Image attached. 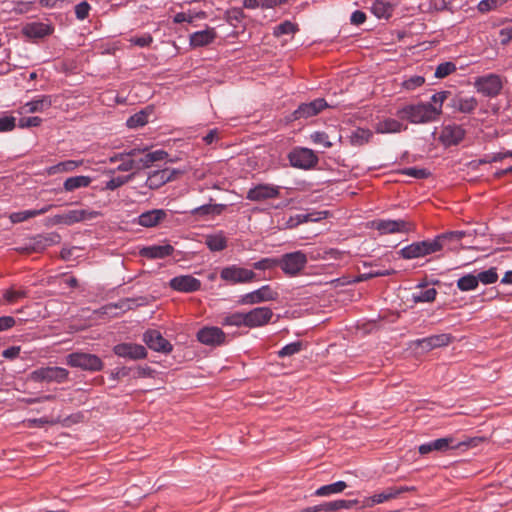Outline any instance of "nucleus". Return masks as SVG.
<instances>
[{"mask_svg":"<svg viewBox=\"0 0 512 512\" xmlns=\"http://www.w3.org/2000/svg\"><path fill=\"white\" fill-rule=\"evenodd\" d=\"M396 115L413 124H424L438 120L435 116V109H431L430 105L420 102L417 104H409L399 108Z\"/></svg>","mask_w":512,"mask_h":512,"instance_id":"obj_1","label":"nucleus"},{"mask_svg":"<svg viewBox=\"0 0 512 512\" xmlns=\"http://www.w3.org/2000/svg\"><path fill=\"white\" fill-rule=\"evenodd\" d=\"M465 236L463 231H451L438 235L432 240L421 241L423 256L438 252L447 247L451 249V243H459Z\"/></svg>","mask_w":512,"mask_h":512,"instance_id":"obj_2","label":"nucleus"},{"mask_svg":"<svg viewBox=\"0 0 512 512\" xmlns=\"http://www.w3.org/2000/svg\"><path fill=\"white\" fill-rule=\"evenodd\" d=\"M66 363L74 368H80L87 371H100L103 368L102 360L94 354L75 352L66 357Z\"/></svg>","mask_w":512,"mask_h":512,"instance_id":"obj_3","label":"nucleus"},{"mask_svg":"<svg viewBox=\"0 0 512 512\" xmlns=\"http://www.w3.org/2000/svg\"><path fill=\"white\" fill-rule=\"evenodd\" d=\"M220 278L230 284H246L255 281L256 274L250 269L233 264L222 268Z\"/></svg>","mask_w":512,"mask_h":512,"instance_id":"obj_4","label":"nucleus"},{"mask_svg":"<svg viewBox=\"0 0 512 512\" xmlns=\"http://www.w3.org/2000/svg\"><path fill=\"white\" fill-rule=\"evenodd\" d=\"M308 262L307 255L302 251H295L284 254L278 261L282 271L290 276L299 274Z\"/></svg>","mask_w":512,"mask_h":512,"instance_id":"obj_5","label":"nucleus"},{"mask_svg":"<svg viewBox=\"0 0 512 512\" xmlns=\"http://www.w3.org/2000/svg\"><path fill=\"white\" fill-rule=\"evenodd\" d=\"M371 227L381 235L408 233L414 230V224L405 219H378L372 222Z\"/></svg>","mask_w":512,"mask_h":512,"instance_id":"obj_6","label":"nucleus"},{"mask_svg":"<svg viewBox=\"0 0 512 512\" xmlns=\"http://www.w3.org/2000/svg\"><path fill=\"white\" fill-rule=\"evenodd\" d=\"M278 296V292L271 286L264 285L254 291L243 294L238 302L242 305H255L263 302L274 301Z\"/></svg>","mask_w":512,"mask_h":512,"instance_id":"obj_7","label":"nucleus"},{"mask_svg":"<svg viewBox=\"0 0 512 512\" xmlns=\"http://www.w3.org/2000/svg\"><path fill=\"white\" fill-rule=\"evenodd\" d=\"M290 164L300 169H310L318 162L317 155L308 148H295L288 155Z\"/></svg>","mask_w":512,"mask_h":512,"instance_id":"obj_8","label":"nucleus"},{"mask_svg":"<svg viewBox=\"0 0 512 512\" xmlns=\"http://www.w3.org/2000/svg\"><path fill=\"white\" fill-rule=\"evenodd\" d=\"M68 371L62 367H41L30 374V379L35 382H58L65 381L68 377Z\"/></svg>","mask_w":512,"mask_h":512,"instance_id":"obj_9","label":"nucleus"},{"mask_svg":"<svg viewBox=\"0 0 512 512\" xmlns=\"http://www.w3.org/2000/svg\"><path fill=\"white\" fill-rule=\"evenodd\" d=\"M280 189V186L269 183L258 184L248 190L246 198L255 202L275 199L279 197Z\"/></svg>","mask_w":512,"mask_h":512,"instance_id":"obj_10","label":"nucleus"},{"mask_svg":"<svg viewBox=\"0 0 512 512\" xmlns=\"http://www.w3.org/2000/svg\"><path fill=\"white\" fill-rule=\"evenodd\" d=\"M465 136V130L462 126L449 123L444 124L441 127V131L439 134V141L446 147L459 144Z\"/></svg>","mask_w":512,"mask_h":512,"instance_id":"obj_11","label":"nucleus"},{"mask_svg":"<svg viewBox=\"0 0 512 512\" xmlns=\"http://www.w3.org/2000/svg\"><path fill=\"white\" fill-rule=\"evenodd\" d=\"M475 86L478 92L486 96H496L500 93L503 83L498 75L489 74L479 77L475 82Z\"/></svg>","mask_w":512,"mask_h":512,"instance_id":"obj_12","label":"nucleus"},{"mask_svg":"<svg viewBox=\"0 0 512 512\" xmlns=\"http://www.w3.org/2000/svg\"><path fill=\"white\" fill-rule=\"evenodd\" d=\"M273 317V311L269 307H256L245 312L246 327H261L270 322Z\"/></svg>","mask_w":512,"mask_h":512,"instance_id":"obj_13","label":"nucleus"},{"mask_svg":"<svg viewBox=\"0 0 512 512\" xmlns=\"http://www.w3.org/2000/svg\"><path fill=\"white\" fill-rule=\"evenodd\" d=\"M168 157V153L164 150H155L141 152L133 157L135 163V170H142L151 167L155 162L163 161Z\"/></svg>","mask_w":512,"mask_h":512,"instance_id":"obj_14","label":"nucleus"},{"mask_svg":"<svg viewBox=\"0 0 512 512\" xmlns=\"http://www.w3.org/2000/svg\"><path fill=\"white\" fill-rule=\"evenodd\" d=\"M113 352L122 358L130 360L144 359L147 356V351L144 346L135 343H120L114 346Z\"/></svg>","mask_w":512,"mask_h":512,"instance_id":"obj_15","label":"nucleus"},{"mask_svg":"<svg viewBox=\"0 0 512 512\" xmlns=\"http://www.w3.org/2000/svg\"><path fill=\"white\" fill-rule=\"evenodd\" d=\"M169 286L178 292L192 293L200 290L201 281L192 275H181L172 278L169 282Z\"/></svg>","mask_w":512,"mask_h":512,"instance_id":"obj_16","label":"nucleus"},{"mask_svg":"<svg viewBox=\"0 0 512 512\" xmlns=\"http://www.w3.org/2000/svg\"><path fill=\"white\" fill-rule=\"evenodd\" d=\"M226 335L222 329L215 326H207L200 329L197 339L205 345L217 346L225 342Z\"/></svg>","mask_w":512,"mask_h":512,"instance_id":"obj_17","label":"nucleus"},{"mask_svg":"<svg viewBox=\"0 0 512 512\" xmlns=\"http://www.w3.org/2000/svg\"><path fill=\"white\" fill-rule=\"evenodd\" d=\"M143 341L150 349L157 352L169 353L172 350V345L157 330L146 331Z\"/></svg>","mask_w":512,"mask_h":512,"instance_id":"obj_18","label":"nucleus"},{"mask_svg":"<svg viewBox=\"0 0 512 512\" xmlns=\"http://www.w3.org/2000/svg\"><path fill=\"white\" fill-rule=\"evenodd\" d=\"M177 174H179V171L168 168L154 171L149 174L146 185L150 189H158L167 182L174 180Z\"/></svg>","mask_w":512,"mask_h":512,"instance_id":"obj_19","label":"nucleus"},{"mask_svg":"<svg viewBox=\"0 0 512 512\" xmlns=\"http://www.w3.org/2000/svg\"><path fill=\"white\" fill-rule=\"evenodd\" d=\"M450 341L451 336L449 334H438L422 339H417L414 341V345L427 352L435 348L447 346Z\"/></svg>","mask_w":512,"mask_h":512,"instance_id":"obj_20","label":"nucleus"},{"mask_svg":"<svg viewBox=\"0 0 512 512\" xmlns=\"http://www.w3.org/2000/svg\"><path fill=\"white\" fill-rule=\"evenodd\" d=\"M64 225L71 226L79 222L95 219L99 212L90 209H74L63 213Z\"/></svg>","mask_w":512,"mask_h":512,"instance_id":"obj_21","label":"nucleus"},{"mask_svg":"<svg viewBox=\"0 0 512 512\" xmlns=\"http://www.w3.org/2000/svg\"><path fill=\"white\" fill-rule=\"evenodd\" d=\"M51 105H52L51 97L44 95V96L34 98L31 101L25 103L23 106L20 107L19 113L26 114V113L43 112V111L49 109L51 107Z\"/></svg>","mask_w":512,"mask_h":512,"instance_id":"obj_22","label":"nucleus"},{"mask_svg":"<svg viewBox=\"0 0 512 512\" xmlns=\"http://www.w3.org/2000/svg\"><path fill=\"white\" fill-rule=\"evenodd\" d=\"M327 106V103L324 99H316L310 103L302 104L295 111V118H308L318 114Z\"/></svg>","mask_w":512,"mask_h":512,"instance_id":"obj_23","label":"nucleus"},{"mask_svg":"<svg viewBox=\"0 0 512 512\" xmlns=\"http://www.w3.org/2000/svg\"><path fill=\"white\" fill-rule=\"evenodd\" d=\"M167 216V213L163 209H153L150 211L143 212L138 216V224L151 228L158 225Z\"/></svg>","mask_w":512,"mask_h":512,"instance_id":"obj_24","label":"nucleus"},{"mask_svg":"<svg viewBox=\"0 0 512 512\" xmlns=\"http://www.w3.org/2000/svg\"><path fill=\"white\" fill-rule=\"evenodd\" d=\"M374 129L379 134L400 133L405 131L407 126L397 119L384 118L375 124Z\"/></svg>","mask_w":512,"mask_h":512,"instance_id":"obj_25","label":"nucleus"},{"mask_svg":"<svg viewBox=\"0 0 512 512\" xmlns=\"http://www.w3.org/2000/svg\"><path fill=\"white\" fill-rule=\"evenodd\" d=\"M22 33L28 38L39 39L50 35L52 28L45 23L31 22L22 28Z\"/></svg>","mask_w":512,"mask_h":512,"instance_id":"obj_26","label":"nucleus"},{"mask_svg":"<svg viewBox=\"0 0 512 512\" xmlns=\"http://www.w3.org/2000/svg\"><path fill=\"white\" fill-rule=\"evenodd\" d=\"M173 247L169 244L165 245H152L144 247L140 250V254L143 257L150 259H162L170 256L173 252Z\"/></svg>","mask_w":512,"mask_h":512,"instance_id":"obj_27","label":"nucleus"},{"mask_svg":"<svg viewBox=\"0 0 512 512\" xmlns=\"http://www.w3.org/2000/svg\"><path fill=\"white\" fill-rule=\"evenodd\" d=\"M83 164V160H66L59 162L53 166L47 167L45 174L48 176L69 173L75 171L79 166Z\"/></svg>","mask_w":512,"mask_h":512,"instance_id":"obj_28","label":"nucleus"},{"mask_svg":"<svg viewBox=\"0 0 512 512\" xmlns=\"http://www.w3.org/2000/svg\"><path fill=\"white\" fill-rule=\"evenodd\" d=\"M216 38V32L213 28L194 32L190 35V45L192 47H202L210 44Z\"/></svg>","mask_w":512,"mask_h":512,"instance_id":"obj_29","label":"nucleus"},{"mask_svg":"<svg viewBox=\"0 0 512 512\" xmlns=\"http://www.w3.org/2000/svg\"><path fill=\"white\" fill-rule=\"evenodd\" d=\"M92 178L86 175H78L67 178L63 183L65 192H74L81 188H87L92 183Z\"/></svg>","mask_w":512,"mask_h":512,"instance_id":"obj_30","label":"nucleus"},{"mask_svg":"<svg viewBox=\"0 0 512 512\" xmlns=\"http://www.w3.org/2000/svg\"><path fill=\"white\" fill-rule=\"evenodd\" d=\"M205 244L212 252L223 251L227 247V238L222 231L205 237Z\"/></svg>","mask_w":512,"mask_h":512,"instance_id":"obj_31","label":"nucleus"},{"mask_svg":"<svg viewBox=\"0 0 512 512\" xmlns=\"http://www.w3.org/2000/svg\"><path fill=\"white\" fill-rule=\"evenodd\" d=\"M436 295L437 290L435 288L419 286V290L412 293L411 299L414 303H430L435 300Z\"/></svg>","mask_w":512,"mask_h":512,"instance_id":"obj_32","label":"nucleus"},{"mask_svg":"<svg viewBox=\"0 0 512 512\" xmlns=\"http://www.w3.org/2000/svg\"><path fill=\"white\" fill-rule=\"evenodd\" d=\"M226 208L225 204H205L190 211L192 216L220 215Z\"/></svg>","mask_w":512,"mask_h":512,"instance_id":"obj_33","label":"nucleus"},{"mask_svg":"<svg viewBox=\"0 0 512 512\" xmlns=\"http://www.w3.org/2000/svg\"><path fill=\"white\" fill-rule=\"evenodd\" d=\"M327 212H317V213H308V214H299L294 217H290L287 222V226L289 228H293L301 223L309 222V221H318L320 219L325 218Z\"/></svg>","mask_w":512,"mask_h":512,"instance_id":"obj_34","label":"nucleus"},{"mask_svg":"<svg viewBox=\"0 0 512 512\" xmlns=\"http://www.w3.org/2000/svg\"><path fill=\"white\" fill-rule=\"evenodd\" d=\"M346 487H347L346 482L337 481L335 483L319 487L315 491V495L323 497V496H330L332 494H338V493H341L342 491H344L346 489Z\"/></svg>","mask_w":512,"mask_h":512,"instance_id":"obj_35","label":"nucleus"},{"mask_svg":"<svg viewBox=\"0 0 512 512\" xmlns=\"http://www.w3.org/2000/svg\"><path fill=\"white\" fill-rule=\"evenodd\" d=\"M405 490L406 489H404V488L390 487L380 493L374 494L372 496V501H374L376 503V505L381 504V503L387 502L393 498H396L401 492H403Z\"/></svg>","mask_w":512,"mask_h":512,"instance_id":"obj_36","label":"nucleus"},{"mask_svg":"<svg viewBox=\"0 0 512 512\" xmlns=\"http://www.w3.org/2000/svg\"><path fill=\"white\" fill-rule=\"evenodd\" d=\"M371 12L377 17V18H384L387 19L390 17L392 13V6L385 1L382 0H376L373 2L371 6Z\"/></svg>","mask_w":512,"mask_h":512,"instance_id":"obj_37","label":"nucleus"},{"mask_svg":"<svg viewBox=\"0 0 512 512\" xmlns=\"http://www.w3.org/2000/svg\"><path fill=\"white\" fill-rule=\"evenodd\" d=\"M221 324L223 326L246 327L245 312L227 314L222 318Z\"/></svg>","mask_w":512,"mask_h":512,"instance_id":"obj_38","label":"nucleus"},{"mask_svg":"<svg viewBox=\"0 0 512 512\" xmlns=\"http://www.w3.org/2000/svg\"><path fill=\"white\" fill-rule=\"evenodd\" d=\"M58 239L59 235L57 234L38 235L31 241V243L35 244L32 248L35 251L43 250L47 246L56 243Z\"/></svg>","mask_w":512,"mask_h":512,"instance_id":"obj_39","label":"nucleus"},{"mask_svg":"<svg viewBox=\"0 0 512 512\" xmlns=\"http://www.w3.org/2000/svg\"><path fill=\"white\" fill-rule=\"evenodd\" d=\"M449 92L447 91H441L438 93H435L431 97V102H426V104L430 105L431 109H435V116L438 119L442 113V107L443 103L448 97Z\"/></svg>","mask_w":512,"mask_h":512,"instance_id":"obj_40","label":"nucleus"},{"mask_svg":"<svg viewBox=\"0 0 512 512\" xmlns=\"http://www.w3.org/2000/svg\"><path fill=\"white\" fill-rule=\"evenodd\" d=\"M400 255L404 259H413L423 257V250L421 246V242H415L408 246H405L400 250Z\"/></svg>","mask_w":512,"mask_h":512,"instance_id":"obj_41","label":"nucleus"},{"mask_svg":"<svg viewBox=\"0 0 512 512\" xmlns=\"http://www.w3.org/2000/svg\"><path fill=\"white\" fill-rule=\"evenodd\" d=\"M150 112L147 110H141L134 115L130 116L127 120V126L129 128L142 127L148 123V117Z\"/></svg>","mask_w":512,"mask_h":512,"instance_id":"obj_42","label":"nucleus"},{"mask_svg":"<svg viewBox=\"0 0 512 512\" xmlns=\"http://www.w3.org/2000/svg\"><path fill=\"white\" fill-rule=\"evenodd\" d=\"M204 17H205L204 12H195V11L188 10V11H183V12L177 13L174 16L173 21H174V23H183V22L192 23L195 19H203Z\"/></svg>","mask_w":512,"mask_h":512,"instance_id":"obj_43","label":"nucleus"},{"mask_svg":"<svg viewBox=\"0 0 512 512\" xmlns=\"http://www.w3.org/2000/svg\"><path fill=\"white\" fill-rule=\"evenodd\" d=\"M457 287L461 291H471L478 287V279L476 275L468 274L458 279Z\"/></svg>","mask_w":512,"mask_h":512,"instance_id":"obj_44","label":"nucleus"},{"mask_svg":"<svg viewBox=\"0 0 512 512\" xmlns=\"http://www.w3.org/2000/svg\"><path fill=\"white\" fill-rule=\"evenodd\" d=\"M506 2L507 0H481L477 9L481 13H488L502 7Z\"/></svg>","mask_w":512,"mask_h":512,"instance_id":"obj_45","label":"nucleus"},{"mask_svg":"<svg viewBox=\"0 0 512 512\" xmlns=\"http://www.w3.org/2000/svg\"><path fill=\"white\" fill-rule=\"evenodd\" d=\"M425 83V78L420 75H412L409 77H406L403 81L401 86L408 91L415 90L419 87H421Z\"/></svg>","mask_w":512,"mask_h":512,"instance_id":"obj_46","label":"nucleus"},{"mask_svg":"<svg viewBox=\"0 0 512 512\" xmlns=\"http://www.w3.org/2000/svg\"><path fill=\"white\" fill-rule=\"evenodd\" d=\"M478 105L477 100L474 97H462L457 101V108L463 113H470L476 109Z\"/></svg>","mask_w":512,"mask_h":512,"instance_id":"obj_47","label":"nucleus"},{"mask_svg":"<svg viewBox=\"0 0 512 512\" xmlns=\"http://www.w3.org/2000/svg\"><path fill=\"white\" fill-rule=\"evenodd\" d=\"M455 71H456L455 63L447 61V62L440 63L436 67L434 75L436 78L442 79V78H445L448 75L452 74Z\"/></svg>","mask_w":512,"mask_h":512,"instance_id":"obj_48","label":"nucleus"},{"mask_svg":"<svg viewBox=\"0 0 512 512\" xmlns=\"http://www.w3.org/2000/svg\"><path fill=\"white\" fill-rule=\"evenodd\" d=\"M303 348V343L301 341H296L285 345L281 350L278 351V356L280 358L292 356L294 354L299 353Z\"/></svg>","mask_w":512,"mask_h":512,"instance_id":"obj_49","label":"nucleus"},{"mask_svg":"<svg viewBox=\"0 0 512 512\" xmlns=\"http://www.w3.org/2000/svg\"><path fill=\"white\" fill-rule=\"evenodd\" d=\"M146 150H147L146 146H135L128 151H125L122 153H117V154L111 156L109 158V162L115 163V162L121 161L126 156H137L138 154H140L141 152H145Z\"/></svg>","mask_w":512,"mask_h":512,"instance_id":"obj_50","label":"nucleus"},{"mask_svg":"<svg viewBox=\"0 0 512 512\" xmlns=\"http://www.w3.org/2000/svg\"><path fill=\"white\" fill-rule=\"evenodd\" d=\"M458 447V444H454L452 437H445L433 440V448L435 451H447L451 448Z\"/></svg>","mask_w":512,"mask_h":512,"instance_id":"obj_51","label":"nucleus"},{"mask_svg":"<svg viewBox=\"0 0 512 512\" xmlns=\"http://www.w3.org/2000/svg\"><path fill=\"white\" fill-rule=\"evenodd\" d=\"M478 279V283L481 282L483 284H493L497 281L498 275L495 268H490L486 271H482L476 275Z\"/></svg>","mask_w":512,"mask_h":512,"instance_id":"obj_52","label":"nucleus"},{"mask_svg":"<svg viewBox=\"0 0 512 512\" xmlns=\"http://www.w3.org/2000/svg\"><path fill=\"white\" fill-rule=\"evenodd\" d=\"M297 27L290 21H285L274 28V35L279 37L295 33Z\"/></svg>","mask_w":512,"mask_h":512,"instance_id":"obj_53","label":"nucleus"},{"mask_svg":"<svg viewBox=\"0 0 512 512\" xmlns=\"http://www.w3.org/2000/svg\"><path fill=\"white\" fill-rule=\"evenodd\" d=\"M27 296V291L25 289L15 290L13 288L7 289L3 297L7 303H14L18 299L25 298Z\"/></svg>","mask_w":512,"mask_h":512,"instance_id":"obj_54","label":"nucleus"},{"mask_svg":"<svg viewBox=\"0 0 512 512\" xmlns=\"http://www.w3.org/2000/svg\"><path fill=\"white\" fill-rule=\"evenodd\" d=\"M132 178H133V175L114 177V178H112V179H110L109 181L106 182L105 188L107 190L113 191V190L121 187L122 185H124L128 181L132 180Z\"/></svg>","mask_w":512,"mask_h":512,"instance_id":"obj_55","label":"nucleus"},{"mask_svg":"<svg viewBox=\"0 0 512 512\" xmlns=\"http://www.w3.org/2000/svg\"><path fill=\"white\" fill-rule=\"evenodd\" d=\"M372 137V132L368 129H357L352 135V141L355 144L367 143Z\"/></svg>","mask_w":512,"mask_h":512,"instance_id":"obj_56","label":"nucleus"},{"mask_svg":"<svg viewBox=\"0 0 512 512\" xmlns=\"http://www.w3.org/2000/svg\"><path fill=\"white\" fill-rule=\"evenodd\" d=\"M33 217H35L34 213H33V209L19 211V212H13L9 215V219L12 223H21V222L26 221Z\"/></svg>","mask_w":512,"mask_h":512,"instance_id":"obj_57","label":"nucleus"},{"mask_svg":"<svg viewBox=\"0 0 512 512\" xmlns=\"http://www.w3.org/2000/svg\"><path fill=\"white\" fill-rule=\"evenodd\" d=\"M91 6L88 2L83 1L75 6V15L77 19L84 20L88 17Z\"/></svg>","mask_w":512,"mask_h":512,"instance_id":"obj_58","label":"nucleus"},{"mask_svg":"<svg viewBox=\"0 0 512 512\" xmlns=\"http://www.w3.org/2000/svg\"><path fill=\"white\" fill-rule=\"evenodd\" d=\"M311 140L315 144H319L324 148H329L332 146V143L328 139V135L324 132H314L311 134Z\"/></svg>","mask_w":512,"mask_h":512,"instance_id":"obj_59","label":"nucleus"},{"mask_svg":"<svg viewBox=\"0 0 512 512\" xmlns=\"http://www.w3.org/2000/svg\"><path fill=\"white\" fill-rule=\"evenodd\" d=\"M130 43L139 47H147L153 42L150 34H143L141 36H134L130 38Z\"/></svg>","mask_w":512,"mask_h":512,"instance_id":"obj_60","label":"nucleus"},{"mask_svg":"<svg viewBox=\"0 0 512 512\" xmlns=\"http://www.w3.org/2000/svg\"><path fill=\"white\" fill-rule=\"evenodd\" d=\"M16 126V119L13 116H4L0 118V132L12 131Z\"/></svg>","mask_w":512,"mask_h":512,"instance_id":"obj_61","label":"nucleus"},{"mask_svg":"<svg viewBox=\"0 0 512 512\" xmlns=\"http://www.w3.org/2000/svg\"><path fill=\"white\" fill-rule=\"evenodd\" d=\"M42 123V119L37 116L24 117L19 120L18 126L20 128L37 127Z\"/></svg>","mask_w":512,"mask_h":512,"instance_id":"obj_62","label":"nucleus"},{"mask_svg":"<svg viewBox=\"0 0 512 512\" xmlns=\"http://www.w3.org/2000/svg\"><path fill=\"white\" fill-rule=\"evenodd\" d=\"M276 265H278V260L272 258H263L253 263V267L257 270H267Z\"/></svg>","mask_w":512,"mask_h":512,"instance_id":"obj_63","label":"nucleus"},{"mask_svg":"<svg viewBox=\"0 0 512 512\" xmlns=\"http://www.w3.org/2000/svg\"><path fill=\"white\" fill-rule=\"evenodd\" d=\"M133 157L134 156H126L124 159H122L116 170L121 172L135 170V163Z\"/></svg>","mask_w":512,"mask_h":512,"instance_id":"obj_64","label":"nucleus"}]
</instances>
